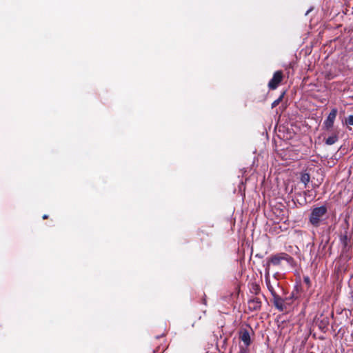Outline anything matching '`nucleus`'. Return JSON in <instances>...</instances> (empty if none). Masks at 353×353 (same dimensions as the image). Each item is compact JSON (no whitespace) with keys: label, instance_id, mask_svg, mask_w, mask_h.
<instances>
[{"label":"nucleus","instance_id":"5","mask_svg":"<svg viewBox=\"0 0 353 353\" xmlns=\"http://www.w3.org/2000/svg\"><path fill=\"white\" fill-rule=\"evenodd\" d=\"M283 79V73L281 71L279 70L274 72L273 77L270 79L268 83V87L271 90L276 89L279 84Z\"/></svg>","mask_w":353,"mask_h":353},{"label":"nucleus","instance_id":"15","mask_svg":"<svg viewBox=\"0 0 353 353\" xmlns=\"http://www.w3.org/2000/svg\"><path fill=\"white\" fill-rule=\"evenodd\" d=\"M303 281H304V282H305V283L308 286H310V279L309 276H305V277L303 278Z\"/></svg>","mask_w":353,"mask_h":353},{"label":"nucleus","instance_id":"17","mask_svg":"<svg viewBox=\"0 0 353 353\" xmlns=\"http://www.w3.org/2000/svg\"><path fill=\"white\" fill-rule=\"evenodd\" d=\"M283 99V94L280 96V97L279 99H277L276 100L279 101V102L280 103L281 101Z\"/></svg>","mask_w":353,"mask_h":353},{"label":"nucleus","instance_id":"16","mask_svg":"<svg viewBox=\"0 0 353 353\" xmlns=\"http://www.w3.org/2000/svg\"><path fill=\"white\" fill-rule=\"evenodd\" d=\"M279 104V101L275 100V101H273V103H272V108H274V107L277 106Z\"/></svg>","mask_w":353,"mask_h":353},{"label":"nucleus","instance_id":"7","mask_svg":"<svg viewBox=\"0 0 353 353\" xmlns=\"http://www.w3.org/2000/svg\"><path fill=\"white\" fill-rule=\"evenodd\" d=\"M351 239V234L345 230L343 234L340 235V242L343 245L344 250H347L350 248V242Z\"/></svg>","mask_w":353,"mask_h":353},{"label":"nucleus","instance_id":"4","mask_svg":"<svg viewBox=\"0 0 353 353\" xmlns=\"http://www.w3.org/2000/svg\"><path fill=\"white\" fill-rule=\"evenodd\" d=\"M337 112L338 111L336 108L332 109L327 119L324 121L323 127L326 130H329L333 127Z\"/></svg>","mask_w":353,"mask_h":353},{"label":"nucleus","instance_id":"11","mask_svg":"<svg viewBox=\"0 0 353 353\" xmlns=\"http://www.w3.org/2000/svg\"><path fill=\"white\" fill-rule=\"evenodd\" d=\"M260 287L256 283H252L250 288V292L254 294H258L260 292Z\"/></svg>","mask_w":353,"mask_h":353},{"label":"nucleus","instance_id":"2","mask_svg":"<svg viewBox=\"0 0 353 353\" xmlns=\"http://www.w3.org/2000/svg\"><path fill=\"white\" fill-rule=\"evenodd\" d=\"M292 258L286 253H279L272 255L267 260L265 270L266 271H269L271 265L277 266L281 264L282 261H289Z\"/></svg>","mask_w":353,"mask_h":353},{"label":"nucleus","instance_id":"10","mask_svg":"<svg viewBox=\"0 0 353 353\" xmlns=\"http://www.w3.org/2000/svg\"><path fill=\"white\" fill-rule=\"evenodd\" d=\"M310 176L308 173H302L301 176V181L304 183L305 187L310 182Z\"/></svg>","mask_w":353,"mask_h":353},{"label":"nucleus","instance_id":"3","mask_svg":"<svg viewBox=\"0 0 353 353\" xmlns=\"http://www.w3.org/2000/svg\"><path fill=\"white\" fill-rule=\"evenodd\" d=\"M273 303L275 307L280 312H283L287 309V301L289 298L283 299L279 294L272 296Z\"/></svg>","mask_w":353,"mask_h":353},{"label":"nucleus","instance_id":"18","mask_svg":"<svg viewBox=\"0 0 353 353\" xmlns=\"http://www.w3.org/2000/svg\"><path fill=\"white\" fill-rule=\"evenodd\" d=\"M48 218V215L45 214L43 216V219H47Z\"/></svg>","mask_w":353,"mask_h":353},{"label":"nucleus","instance_id":"14","mask_svg":"<svg viewBox=\"0 0 353 353\" xmlns=\"http://www.w3.org/2000/svg\"><path fill=\"white\" fill-rule=\"evenodd\" d=\"M239 353H249V350L246 347L240 346Z\"/></svg>","mask_w":353,"mask_h":353},{"label":"nucleus","instance_id":"9","mask_svg":"<svg viewBox=\"0 0 353 353\" xmlns=\"http://www.w3.org/2000/svg\"><path fill=\"white\" fill-rule=\"evenodd\" d=\"M339 139L338 135L336 134H334L330 137H328L325 139V143L327 145H331L334 144Z\"/></svg>","mask_w":353,"mask_h":353},{"label":"nucleus","instance_id":"8","mask_svg":"<svg viewBox=\"0 0 353 353\" xmlns=\"http://www.w3.org/2000/svg\"><path fill=\"white\" fill-rule=\"evenodd\" d=\"M240 339L243 342L245 345L247 347L251 343L250 333L248 330H243L240 332Z\"/></svg>","mask_w":353,"mask_h":353},{"label":"nucleus","instance_id":"13","mask_svg":"<svg viewBox=\"0 0 353 353\" xmlns=\"http://www.w3.org/2000/svg\"><path fill=\"white\" fill-rule=\"evenodd\" d=\"M347 125H353V115H350L345 120Z\"/></svg>","mask_w":353,"mask_h":353},{"label":"nucleus","instance_id":"12","mask_svg":"<svg viewBox=\"0 0 353 353\" xmlns=\"http://www.w3.org/2000/svg\"><path fill=\"white\" fill-rule=\"evenodd\" d=\"M266 285L272 296L277 294L274 290V287L270 284V281L268 279H266Z\"/></svg>","mask_w":353,"mask_h":353},{"label":"nucleus","instance_id":"6","mask_svg":"<svg viewBox=\"0 0 353 353\" xmlns=\"http://www.w3.org/2000/svg\"><path fill=\"white\" fill-rule=\"evenodd\" d=\"M248 307L250 311H257L261 307V301L259 297H253L248 302Z\"/></svg>","mask_w":353,"mask_h":353},{"label":"nucleus","instance_id":"1","mask_svg":"<svg viewBox=\"0 0 353 353\" xmlns=\"http://www.w3.org/2000/svg\"><path fill=\"white\" fill-rule=\"evenodd\" d=\"M327 212V210L325 205L313 208L309 217L310 223L313 226L318 227L323 220V216L326 214Z\"/></svg>","mask_w":353,"mask_h":353}]
</instances>
